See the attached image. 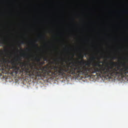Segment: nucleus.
<instances>
[{
  "label": "nucleus",
  "mask_w": 128,
  "mask_h": 128,
  "mask_svg": "<svg viewBox=\"0 0 128 128\" xmlns=\"http://www.w3.org/2000/svg\"><path fill=\"white\" fill-rule=\"evenodd\" d=\"M20 56L24 58H28V54H22L20 55Z\"/></svg>",
  "instance_id": "nucleus-8"
},
{
  "label": "nucleus",
  "mask_w": 128,
  "mask_h": 128,
  "mask_svg": "<svg viewBox=\"0 0 128 128\" xmlns=\"http://www.w3.org/2000/svg\"><path fill=\"white\" fill-rule=\"evenodd\" d=\"M54 60H55L56 62H58V60L64 61L66 60V59L62 58H59L56 59H54Z\"/></svg>",
  "instance_id": "nucleus-6"
},
{
  "label": "nucleus",
  "mask_w": 128,
  "mask_h": 128,
  "mask_svg": "<svg viewBox=\"0 0 128 128\" xmlns=\"http://www.w3.org/2000/svg\"><path fill=\"white\" fill-rule=\"evenodd\" d=\"M107 58H108V57Z\"/></svg>",
  "instance_id": "nucleus-19"
},
{
  "label": "nucleus",
  "mask_w": 128,
  "mask_h": 128,
  "mask_svg": "<svg viewBox=\"0 0 128 128\" xmlns=\"http://www.w3.org/2000/svg\"><path fill=\"white\" fill-rule=\"evenodd\" d=\"M85 54V56H86V54Z\"/></svg>",
  "instance_id": "nucleus-16"
},
{
  "label": "nucleus",
  "mask_w": 128,
  "mask_h": 128,
  "mask_svg": "<svg viewBox=\"0 0 128 128\" xmlns=\"http://www.w3.org/2000/svg\"><path fill=\"white\" fill-rule=\"evenodd\" d=\"M22 50V52H24V50Z\"/></svg>",
  "instance_id": "nucleus-17"
},
{
  "label": "nucleus",
  "mask_w": 128,
  "mask_h": 128,
  "mask_svg": "<svg viewBox=\"0 0 128 128\" xmlns=\"http://www.w3.org/2000/svg\"><path fill=\"white\" fill-rule=\"evenodd\" d=\"M124 12H125L126 14H128V10H125V11Z\"/></svg>",
  "instance_id": "nucleus-14"
},
{
  "label": "nucleus",
  "mask_w": 128,
  "mask_h": 128,
  "mask_svg": "<svg viewBox=\"0 0 128 128\" xmlns=\"http://www.w3.org/2000/svg\"><path fill=\"white\" fill-rule=\"evenodd\" d=\"M35 42H36V41H35Z\"/></svg>",
  "instance_id": "nucleus-18"
},
{
  "label": "nucleus",
  "mask_w": 128,
  "mask_h": 128,
  "mask_svg": "<svg viewBox=\"0 0 128 128\" xmlns=\"http://www.w3.org/2000/svg\"><path fill=\"white\" fill-rule=\"evenodd\" d=\"M34 46H36V48H38V44H34Z\"/></svg>",
  "instance_id": "nucleus-13"
},
{
  "label": "nucleus",
  "mask_w": 128,
  "mask_h": 128,
  "mask_svg": "<svg viewBox=\"0 0 128 128\" xmlns=\"http://www.w3.org/2000/svg\"><path fill=\"white\" fill-rule=\"evenodd\" d=\"M34 60L37 62L38 64L40 62V60H42V58L40 56L35 57Z\"/></svg>",
  "instance_id": "nucleus-4"
},
{
  "label": "nucleus",
  "mask_w": 128,
  "mask_h": 128,
  "mask_svg": "<svg viewBox=\"0 0 128 128\" xmlns=\"http://www.w3.org/2000/svg\"><path fill=\"white\" fill-rule=\"evenodd\" d=\"M78 63L84 66H70V76L73 74L77 78H82V75L88 76L96 74L97 76H121L128 80V65L122 62H120L122 68L120 66H116L118 62L112 61L110 62V66L106 65L105 66L104 64H102V62H95L93 66H90V61L82 60L78 61Z\"/></svg>",
  "instance_id": "nucleus-2"
},
{
  "label": "nucleus",
  "mask_w": 128,
  "mask_h": 128,
  "mask_svg": "<svg viewBox=\"0 0 128 128\" xmlns=\"http://www.w3.org/2000/svg\"><path fill=\"white\" fill-rule=\"evenodd\" d=\"M74 55H73L70 58L68 59V60H74Z\"/></svg>",
  "instance_id": "nucleus-10"
},
{
  "label": "nucleus",
  "mask_w": 128,
  "mask_h": 128,
  "mask_svg": "<svg viewBox=\"0 0 128 128\" xmlns=\"http://www.w3.org/2000/svg\"><path fill=\"white\" fill-rule=\"evenodd\" d=\"M79 57L80 58H78V60H80V58H81L82 60L80 61L78 60L77 61V64H80L81 65L80 66H84V65H82L78 63V62H82V60H84V55H82V54H79Z\"/></svg>",
  "instance_id": "nucleus-3"
},
{
  "label": "nucleus",
  "mask_w": 128,
  "mask_h": 128,
  "mask_svg": "<svg viewBox=\"0 0 128 128\" xmlns=\"http://www.w3.org/2000/svg\"><path fill=\"white\" fill-rule=\"evenodd\" d=\"M27 50H30V49H28V48H27Z\"/></svg>",
  "instance_id": "nucleus-15"
},
{
  "label": "nucleus",
  "mask_w": 128,
  "mask_h": 128,
  "mask_svg": "<svg viewBox=\"0 0 128 128\" xmlns=\"http://www.w3.org/2000/svg\"><path fill=\"white\" fill-rule=\"evenodd\" d=\"M44 61L38 64V66L34 63L22 62L20 56L14 57L12 60H8L4 57L0 58V70H4L6 66H8L9 70H12L16 74L18 72H24L26 74L33 76H70V66L62 64L61 65L54 66L45 64Z\"/></svg>",
  "instance_id": "nucleus-1"
},
{
  "label": "nucleus",
  "mask_w": 128,
  "mask_h": 128,
  "mask_svg": "<svg viewBox=\"0 0 128 128\" xmlns=\"http://www.w3.org/2000/svg\"><path fill=\"white\" fill-rule=\"evenodd\" d=\"M43 60H44V62H48V57H46V56H43Z\"/></svg>",
  "instance_id": "nucleus-7"
},
{
  "label": "nucleus",
  "mask_w": 128,
  "mask_h": 128,
  "mask_svg": "<svg viewBox=\"0 0 128 128\" xmlns=\"http://www.w3.org/2000/svg\"><path fill=\"white\" fill-rule=\"evenodd\" d=\"M40 38H46V36L44 35H40Z\"/></svg>",
  "instance_id": "nucleus-11"
},
{
  "label": "nucleus",
  "mask_w": 128,
  "mask_h": 128,
  "mask_svg": "<svg viewBox=\"0 0 128 128\" xmlns=\"http://www.w3.org/2000/svg\"><path fill=\"white\" fill-rule=\"evenodd\" d=\"M96 58L95 56H92L90 58V60H89L88 62H90V64H92V62H94V60H96Z\"/></svg>",
  "instance_id": "nucleus-5"
},
{
  "label": "nucleus",
  "mask_w": 128,
  "mask_h": 128,
  "mask_svg": "<svg viewBox=\"0 0 128 128\" xmlns=\"http://www.w3.org/2000/svg\"><path fill=\"white\" fill-rule=\"evenodd\" d=\"M111 60H116V56H114L112 57L111 58Z\"/></svg>",
  "instance_id": "nucleus-9"
},
{
  "label": "nucleus",
  "mask_w": 128,
  "mask_h": 128,
  "mask_svg": "<svg viewBox=\"0 0 128 128\" xmlns=\"http://www.w3.org/2000/svg\"><path fill=\"white\" fill-rule=\"evenodd\" d=\"M21 44H24V41H22L21 42Z\"/></svg>",
  "instance_id": "nucleus-12"
}]
</instances>
